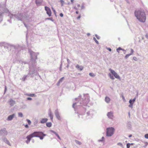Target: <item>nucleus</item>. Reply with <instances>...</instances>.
I'll use <instances>...</instances> for the list:
<instances>
[{
	"label": "nucleus",
	"instance_id": "1",
	"mask_svg": "<svg viewBox=\"0 0 148 148\" xmlns=\"http://www.w3.org/2000/svg\"><path fill=\"white\" fill-rule=\"evenodd\" d=\"M29 52L31 55V60L29 62V71L28 75L31 76V77H33V75L37 74V71L39 70V68L36 66V60L37 59V56L38 54V53H35L32 51L29 50Z\"/></svg>",
	"mask_w": 148,
	"mask_h": 148
},
{
	"label": "nucleus",
	"instance_id": "2",
	"mask_svg": "<svg viewBox=\"0 0 148 148\" xmlns=\"http://www.w3.org/2000/svg\"><path fill=\"white\" fill-rule=\"evenodd\" d=\"M45 136H46V134H44L42 132H35L27 136L26 138L27 139V140L26 142L28 144L31 140V138L33 137H39L40 139L42 140L43 139L44 137Z\"/></svg>",
	"mask_w": 148,
	"mask_h": 148
},
{
	"label": "nucleus",
	"instance_id": "3",
	"mask_svg": "<svg viewBox=\"0 0 148 148\" xmlns=\"http://www.w3.org/2000/svg\"><path fill=\"white\" fill-rule=\"evenodd\" d=\"M135 17L140 22L144 23L146 20V15L143 11L136 10L134 12Z\"/></svg>",
	"mask_w": 148,
	"mask_h": 148
},
{
	"label": "nucleus",
	"instance_id": "4",
	"mask_svg": "<svg viewBox=\"0 0 148 148\" xmlns=\"http://www.w3.org/2000/svg\"><path fill=\"white\" fill-rule=\"evenodd\" d=\"M81 95H79L78 98L75 99L76 100H77L78 99L79 100V104H82L84 103V104H86L89 102L90 101L89 98L87 95H84V97L85 98V100L83 99V98H81Z\"/></svg>",
	"mask_w": 148,
	"mask_h": 148
},
{
	"label": "nucleus",
	"instance_id": "5",
	"mask_svg": "<svg viewBox=\"0 0 148 148\" xmlns=\"http://www.w3.org/2000/svg\"><path fill=\"white\" fill-rule=\"evenodd\" d=\"M0 46H3L5 49H7L8 51L11 50L12 48H15V46L14 45L5 42L0 43Z\"/></svg>",
	"mask_w": 148,
	"mask_h": 148
},
{
	"label": "nucleus",
	"instance_id": "6",
	"mask_svg": "<svg viewBox=\"0 0 148 148\" xmlns=\"http://www.w3.org/2000/svg\"><path fill=\"white\" fill-rule=\"evenodd\" d=\"M10 14V15H9L11 18H12L14 17L18 21H21L24 17V16L21 13H18L14 15Z\"/></svg>",
	"mask_w": 148,
	"mask_h": 148
},
{
	"label": "nucleus",
	"instance_id": "7",
	"mask_svg": "<svg viewBox=\"0 0 148 148\" xmlns=\"http://www.w3.org/2000/svg\"><path fill=\"white\" fill-rule=\"evenodd\" d=\"M109 71H110L112 74L116 78L118 79H119L120 78L119 75L114 70H112L111 69H109Z\"/></svg>",
	"mask_w": 148,
	"mask_h": 148
},
{
	"label": "nucleus",
	"instance_id": "8",
	"mask_svg": "<svg viewBox=\"0 0 148 148\" xmlns=\"http://www.w3.org/2000/svg\"><path fill=\"white\" fill-rule=\"evenodd\" d=\"M107 116L109 119L112 120L114 117L113 112L112 111L108 112L107 113Z\"/></svg>",
	"mask_w": 148,
	"mask_h": 148
},
{
	"label": "nucleus",
	"instance_id": "9",
	"mask_svg": "<svg viewBox=\"0 0 148 148\" xmlns=\"http://www.w3.org/2000/svg\"><path fill=\"white\" fill-rule=\"evenodd\" d=\"M114 130H107L106 135L108 136H110L112 135L114 133Z\"/></svg>",
	"mask_w": 148,
	"mask_h": 148
},
{
	"label": "nucleus",
	"instance_id": "10",
	"mask_svg": "<svg viewBox=\"0 0 148 148\" xmlns=\"http://www.w3.org/2000/svg\"><path fill=\"white\" fill-rule=\"evenodd\" d=\"M45 10L46 11L47 14L49 16H51V13L50 8L47 6H45Z\"/></svg>",
	"mask_w": 148,
	"mask_h": 148
},
{
	"label": "nucleus",
	"instance_id": "11",
	"mask_svg": "<svg viewBox=\"0 0 148 148\" xmlns=\"http://www.w3.org/2000/svg\"><path fill=\"white\" fill-rule=\"evenodd\" d=\"M54 113L57 118L58 120H60L61 119V118L59 115V112L58 110V109H56L55 110Z\"/></svg>",
	"mask_w": 148,
	"mask_h": 148
},
{
	"label": "nucleus",
	"instance_id": "12",
	"mask_svg": "<svg viewBox=\"0 0 148 148\" xmlns=\"http://www.w3.org/2000/svg\"><path fill=\"white\" fill-rule=\"evenodd\" d=\"M95 113V112L94 110H90L87 112V114L88 116H90L92 117L94 114Z\"/></svg>",
	"mask_w": 148,
	"mask_h": 148
},
{
	"label": "nucleus",
	"instance_id": "13",
	"mask_svg": "<svg viewBox=\"0 0 148 148\" xmlns=\"http://www.w3.org/2000/svg\"><path fill=\"white\" fill-rule=\"evenodd\" d=\"M8 132L6 130H0V135L2 136H5L7 135Z\"/></svg>",
	"mask_w": 148,
	"mask_h": 148
},
{
	"label": "nucleus",
	"instance_id": "14",
	"mask_svg": "<svg viewBox=\"0 0 148 148\" xmlns=\"http://www.w3.org/2000/svg\"><path fill=\"white\" fill-rule=\"evenodd\" d=\"M15 115L14 114H13L9 116L7 119V120L8 121H10L12 120L13 118L15 116Z\"/></svg>",
	"mask_w": 148,
	"mask_h": 148
},
{
	"label": "nucleus",
	"instance_id": "15",
	"mask_svg": "<svg viewBox=\"0 0 148 148\" xmlns=\"http://www.w3.org/2000/svg\"><path fill=\"white\" fill-rule=\"evenodd\" d=\"M2 140L5 143H6L9 145L11 146V144H10L9 141L7 139V138H6L4 137L3 138Z\"/></svg>",
	"mask_w": 148,
	"mask_h": 148
},
{
	"label": "nucleus",
	"instance_id": "16",
	"mask_svg": "<svg viewBox=\"0 0 148 148\" xmlns=\"http://www.w3.org/2000/svg\"><path fill=\"white\" fill-rule=\"evenodd\" d=\"M48 115L50 117V119L51 121H53V115L51 111V109H50L49 110L48 112Z\"/></svg>",
	"mask_w": 148,
	"mask_h": 148
},
{
	"label": "nucleus",
	"instance_id": "17",
	"mask_svg": "<svg viewBox=\"0 0 148 148\" xmlns=\"http://www.w3.org/2000/svg\"><path fill=\"white\" fill-rule=\"evenodd\" d=\"M131 52L129 54H127L125 56V59H127V58L129 57L131 55H132L133 53L134 52V51L132 49H131Z\"/></svg>",
	"mask_w": 148,
	"mask_h": 148
},
{
	"label": "nucleus",
	"instance_id": "18",
	"mask_svg": "<svg viewBox=\"0 0 148 148\" xmlns=\"http://www.w3.org/2000/svg\"><path fill=\"white\" fill-rule=\"evenodd\" d=\"M15 103V101L14 100H12V99H10L9 101V103L11 106H14Z\"/></svg>",
	"mask_w": 148,
	"mask_h": 148
},
{
	"label": "nucleus",
	"instance_id": "19",
	"mask_svg": "<svg viewBox=\"0 0 148 148\" xmlns=\"http://www.w3.org/2000/svg\"><path fill=\"white\" fill-rule=\"evenodd\" d=\"M76 68L77 69H79L80 71H82L83 69V67L82 66H80L77 64L76 66Z\"/></svg>",
	"mask_w": 148,
	"mask_h": 148
},
{
	"label": "nucleus",
	"instance_id": "20",
	"mask_svg": "<svg viewBox=\"0 0 148 148\" xmlns=\"http://www.w3.org/2000/svg\"><path fill=\"white\" fill-rule=\"evenodd\" d=\"M42 1V0H36V3L37 5H40Z\"/></svg>",
	"mask_w": 148,
	"mask_h": 148
},
{
	"label": "nucleus",
	"instance_id": "21",
	"mask_svg": "<svg viewBox=\"0 0 148 148\" xmlns=\"http://www.w3.org/2000/svg\"><path fill=\"white\" fill-rule=\"evenodd\" d=\"M48 120V119L47 118H43L41 119L40 121V123H45Z\"/></svg>",
	"mask_w": 148,
	"mask_h": 148
},
{
	"label": "nucleus",
	"instance_id": "22",
	"mask_svg": "<svg viewBox=\"0 0 148 148\" xmlns=\"http://www.w3.org/2000/svg\"><path fill=\"white\" fill-rule=\"evenodd\" d=\"M110 100V99L109 97H106L105 98V101L106 103H109Z\"/></svg>",
	"mask_w": 148,
	"mask_h": 148
},
{
	"label": "nucleus",
	"instance_id": "23",
	"mask_svg": "<svg viewBox=\"0 0 148 148\" xmlns=\"http://www.w3.org/2000/svg\"><path fill=\"white\" fill-rule=\"evenodd\" d=\"M3 12L5 13H8V15H10V14H11L10 12H9V10L7 9L6 8H4L3 10ZM9 16H10L8 15Z\"/></svg>",
	"mask_w": 148,
	"mask_h": 148
},
{
	"label": "nucleus",
	"instance_id": "24",
	"mask_svg": "<svg viewBox=\"0 0 148 148\" xmlns=\"http://www.w3.org/2000/svg\"><path fill=\"white\" fill-rule=\"evenodd\" d=\"M79 102H78L77 103H74L73 105H72V107L75 109V106L76 105V106H79Z\"/></svg>",
	"mask_w": 148,
	"mask_h": 148
},
{
	"label": "nucleus",
	"instance_id": "25",
	"mask_svg": "<svg viewBox=\"0 0 148 148\" xmlns=\"http://www.w3.org/2000/svg\"><path fill=\"white\" fill-rule=\"evenodd\" d=\"M117 145L118 146H120L122 148H124V146H123V144L121 143H120V142L118 143H117Z\"/></svg>",
	"mask_w": 148,
	"mask_h": 148
},
{
	"label": "nucleus",
	"instance_id": "26",
	"mask_svg": "<svg viewBox=\"0 0 148 148\" xmlns=\"http://www.w3.org/2000/svg\"><path fill=\"white\" fill-rule=\"evenodd\" d=\"M46 125L48 127H50L52 125V123L51 122L47 123H46Z\"/></svg>",
	"mask_w": 148,
	"mask_h": 148
},
{
	"label": "nucleus",
	"instance_id": "27",
	"mask_svg": "<svg viewBox=\"0 0 148 148\" xmlns=\"http://www.w3.org/2000/svg\"><path fill=\"white\" fill-rule=\"evenodd\" d=\"M136 99V98L135 97L133 99H130V101H131V103H132V104H133L135 101Z\"/></svg>",
	"mask_w": 148,
	"mask_h": 148
},
{
	"label": "nucleus",
	"instance_id": "28",
	"mask_svg": "<svg viewBox=\"0 0 148 148\" xmlns=\"http://www.w3.org/2000/svg\"><path fill=\"white\" fill-rule=\"evenodd\" d=\"M28 77V75L24 76V77L22 78V80L23 81H25L26 79V78Z\"/></svg>",
	"mask_w": 148,
	"mask_h": 148
},
{
	"label": "nucleus",
	"instance_id": "29",
	"mask_svg": "<svg viewBox=\"0 0 148 148\" xmlns=\"http://www.w3.org/2000/svg\"><path fill=\"white\" fill-rule=\"evenodd\" d=\"M75 142L76 144H78L79 145H81L82 144V143L81 142L77 140H75Z\"/></svg>",
	"mask_w": 148,
	"mask_h": 148
},
{
	"label": "nucleus",
	"instance_id": "30",
	"mask_svg": "<svg viewBox=\"0 0 148 148\" xmlns=\"http://www.w3.org/2000/svg\"><path fill=\"white\" fill-rule=\"evenodd\" d=\"M108 75L109 76L110 79L112 80L114 79V77L110 73H109L108 74Z\"/></svg>",
	"mask_w": 148,
	"mask_h": 148
},
{
	"label": "nucleus",
	"instance_id": "31",
	"mask_svg": "<svg viewBox=\"0 0 148 148\" xmlns=\"http://www.w3.org/2000/svg\"><path fill=\"white\" fill-rule=\"evenodd\" d=\"M27 95L28 96H30V97H35V95L34 94H27Z\"/></svg>",
	"mask_w": 148,
	"mask_h": 148
},
{
	"label": "nucleus",
	"instance_id": "32",
	"mask_svg": "<svg viewBox=\"0 0 148 148\" xmlns=\"http://www.w3.org/2000/svg\"><path fill=\"white\" fill-rule=\"evenodd\" d=\"M104 137L103 136L102 138H101V139H99V140H98V142H102L103 141H104Z\"/></svg>",
	"mask_w": 148,
	"mask_h": 148
},
{
	"label": "nucleus",
	"instance_id": "33",
	"mask_svg": "<svg viewBox=\"0 0 148 148\" xmlns=\"http://www.w3.org/2000/svg\"><path fill=\"white\" fill-rule=\"evenodd\" d=\"M3 12V13H1V12H0V22L2 21V14Z\"/></svg>",
	"mask_w": 148,
	"mask_h": 148
},
{
	"label": "nucleus",
	"instance_id": "34",
	"mask_svg": "<svg viewBox=\"0 0 148 148\" xmlns=\"http://www.w3.org/2000/svg\"><path fill=\"white\" fill-rule=\"evenodd\" d=\"M121 50L123 51H125V50L124 49H123L121 48L120 47H119L118 48H117L116 49V51H118V50Z\"/></svg>",
	"mask_w": 148,
	"mask_h": 148
},
{
	"label": "nucleus",
	"instance_id": "35",
	"mask_svg": "<svg viewBox=\"0 0 148 148\" xmlns=\"http://www.w3.org/2000/svg\"><path fill=\"white\" fill-rule=\"evenodd\" d=\"M18 116L19 117H23V114L22 112H19L18 113Z\"/></svg>",
	"mask_w": 148,
	"mask_h": 148
},
{
	"label": "nucleus",
	"instance_id": "36",
	"mask_svg": "<svg viewBox=\"0 0 148 148\" xmlns=\"http://www.w3.org/2000/svg\"><path fill=\"white\" fill-rule=\"evenodd\" d=\"M51 130V132L52 133H53V134H54L56 135V136H57L58 135V134L56 132H55V131H53V130Z\"/></svg>",
	"mask_w": 148,
	"mask_h": 148
},
{
	"label": "nucleus",
	"instance_id": "37",
	"mask_svg": "<svg viewBox=\"0 0 148 148\" xmlns=\"http://www.w3.org/2000/svg\"><path fill=\"white\" fill-rule=\"evenodd\" d=\"M60 2L61 3V6H63V4L64 3V1H63V0H60Z\"/></svg>",
	"mask_w": 148,
	"mask_h": 148
},
{
	"label": "nucleus",
	"instance_id": "38",
	"mask_svg": "<svg viewBox=\"0 0 148 148\" xmlns=\"http://www.w3.org/2000/svg\"><path fill=\"white\" fill-rule=\"evenodd\" d=\"M89 75L92 77H94L95 76V75L92 73H90Z\"/></svg>",
	"mask_w": 148,
	"mask_h": 148
},
{
	"label": "nucleus",
	"instance_id": "39",
	"mask_svg": "<svg viewBox=\"0 0 148 148\" xmlns=\"http://www.w3.org/2000/svg\"><path fill=\"white\" fill-rule=\"evenodd\" d=\"M129 102L130 103V104L129 105V107L132 108L133 104H132V103H131V101H129Z\"/></svg>",
	"mask_w": 148,
	"mask_h": 148
},
{
	"label": "nucleus",
	"instance_id": "40",
	"mask_svg": "<svg viewBox=\"0 0 148 148\" xmlns=\"http://www.w3.org/2000/svg\"><path fill=\"white\" fill-rule=\"evenodd\" d=\"M64 78V77H62L59 80V82H60V83H61L62 82Z\"/></svg>",
	"mask_w": 148,
	"mask_h": 148
},
{
	"label": "nucleus",
	"instance_id": "41",
	"mask_svg": "<svg viewBox=\"0 0 148 148\" xmlns=\"http://www.w3.org/2000/svg\"><path fill=\"white\" fill-rule=\"evenodd\" d=\"M127 125L128 127H130L131 126V123L130 122H128L127 123Z\"/></svg>",
	"mask_w": 148,
	"mask_h": 148
},
{
	"label": "nucleus",
	"instance_id": "42",
	"mask_svg": "<svg viewBox=\"0 0 148 148\" xmlns=\"http://www.w3.org/2000/svg\"><path fill=\"white\" fill-rule=\"evenodd\" d=\"M93 39L94 40L95 42L97 44H99L98 42L97 41V40H96V39L95 37H94Z\"/></svg>",
	"mask_w": 148,
	"mask_h": 148
},
{
	"label": "nucleus",
	"instance_id": "43",
	"mask_svg": "<svg viewBox=\"0 0 148 148\" xmlns=\"http://www.w3.org/2000/svg\"><path fill=\"white\" fill-rule=\"evenodd\" d=\"M126 146L127 148H130V143H128L127 144Z\"/></svg>",
	"mask_w": 148,
	"mask_h": 148
},
{
	"label": "nucleus",
	"instance_id": "44",
	"mask_svg": "<svg viewBox=\"0 0 148 148\" xmlns=\"http://www.w3.org/2000/svg\"><path fill=\"white\" fill-rule=\"evenodd\" d=\"M27 123H28V124L30 125L31 124V121L29 120L28 119H27Z\"/></svg>",
	"mask_w": 148,
	"mask_h": 148
},
{
	"label": "nucleus",
	"instance_id": "45",
	"mask_svg": "<svg viewBox=\"0 0 148 148\" xmlns=\"http://www.w3.org/2000/svg\"><path fill=\"white\" fill-rule=\"evenodd\" d=\"M144 137L146 139H148V134H145L144 136Z\"/></svg>",
	"mask_w": 148,
	"mask_h": 148
},
{
	"label": "nucleus",
	"instance_id": "46",
	"mask_svg": "<svg viewBox=\"0 0 148 148\" xmlns=\"http://www.w3.org/2000/svg\"><path fill=\"white\" fill-rule=\"evenodd\" d=\"M106 130H114V129L113 127H111L107 128Z\"/></svg>",
	"mask_w": 148,
	"mask_h": 148
},
{
	"label": "nucleus",
	"instance_id": "47",
	"mask_svg": "<svg viewBox=\"0 0 148 148\" xmlns=\"http://www.w3.org/2000/svg\"><path fill=\"white\" fill-rule=\"evenodd\" d=\"M133 59L135 61H137V59L136 57H133Z\"/></svg>",
	"mask_w": 148,
	"mask_h": 148
},
{
	"label": "nucleus",
	"instance_id": "48",
	"mask_svg": "<svg viewBox=\"0 0 148 148\" xmlns=\"http://www.w3.org/2000/svg\"><path fill=\"white\" fill-rule=\"evenodd\" d=\"M95 36L97 39H99L100 38V37L99 36L97 35L96 34Z\"/></svg>",
	"mask_w": 148,
	"mask_h": 148
},
{
	"label": "nucleus",
	"instance_id": "49",
	"mask_svg": "<svg viewBox=\"0 0 148 148\" xmlns=\"http://www.w3.org/2000/svg\"><path fill=\"white\" fill-rule=\"evenodd\" d=\"M62 62L61 63V64H60V68H59L60 70V71H61V70H62Z\"/></svg>",
	"mask_w": 148,
	"mask_h": 148
},
{
	"label": "nucleus",
	"instance_id": "50",
	"mask_svg": "<svg viewBox=\"0 0 148 148\" xmlns=\"http://www.w3.org/2000/svg\"><path fill=\"white\" fill-rule=\"evenodd\" d=\"M67 62H68V64H70L71 62V61L69 60V59H67Z\"/></svg>",
	"mask_w": 148,
	"mask_h": 148
},
{
	"label": "nucleus",
	"instance_id": "51",
	"mask_svg": "<svg viewBox=\"0 0 148 148\" xmlns=\"http://www.w3.org/2000/svg\"><path fill=\"white\" fill-rule=\"evenodd\" d=\"M27 100H32V98L31 97H28L27 98Z\"/></svg>",
	"mask_w": 148,
	"mask_h": 148
},
{
	"label": "nucleus",
	"instance_id": "52",
	"mask_svg": "<svg viewBox=\"0 0 148 148\" xmlns=\"http://www.w3.org/2000/svg\"><path fill=\"white\" fill-rule=\"evenodd\" d=\"M24 25L25 26V27H26V28L28 29V26L25 23H24Z\"/></svg>",
	"mask_w": 148,
	"mask_h": 148
},
{
	"label": "nucleus",
	"instance_id": "53",
	"mask_svg": "<svg viewBox=\"0 0 148 148\" xmlns=\"http://www.w3.org/2000/svg\"><path fill=\"white\" fill-rule=\"evenodd\" d=\"M60 16L62 17L63 16V14L62 13H61L60 14Z\"/></svg>",
	"mask_w": 148,
	"mask_h": 148
},
{
	"label": "nucleus",
	"instance_id": "54",
	"mask_svg": "<svg viewBox=\"0 0 148 148\" xmlns=\"http://www.w3.org/2000/svg\"><path fill=\"white\" fill-rule=\"evenodd\" d=\"M7 90V87L6 86H5V90H4V93Z\"/></svg>",
	"mask_w": 148,
	"mask_h": 148
},
{
	"label": "nucleus",
	"instance_id": "55",
	"mask_svg": "<svg viewBox=\"0 0 148 148\" xmlns=\"http://www.w3.org/2000/svg\"><path fill=\"white\" fill-rule=\"evenodd\" d=\"M81 15H80L77 18V19H79L81 18Z\"/></svg>",
	"mask_w": 148,
	"mask_h": 148
},
{
	"label": "nucleus",
	"instance_id": "56",
	"mask_svg": "<svg viewBox=\"0 0 148 148\" xmlns=\"http://www.w3.org/2000/svg\"><path fill=\"white\" fill-rule=\"evenodd\" d=\"M108 50L109 51H112V49L111 48H107Z\"/></svg>",
	"mask_w": 148,
	"mask_h": 148
},
{
	"label": "nucleus",
	"instance_id": "57",
	"mask_svg": "<svg viewBox=\"0 0 148 148\" xmlns=\"http://www.w3.org/2000/svg\"><path fill=\"white\" fill-rule=\"evenodd\" d=\"M61 83L60 82H59V81L58 82L57 85L58 86H59L60 84V83Z\"/></svg>",
	"mask_w": 148,
	"mask_h": 148
},
{
	"label": "nucleus",
	"instance_id": "58",
	"mask_svg": "<svg viewBox=\"0 0 148 148\" xmlns=\"http://www.w3.org/2000/svg\"><path fill=\"white\" fill-rule=\"evenodd\" d=\"M52 9H53V11L54 13L55 14H56V10L54 9L53 8Z\"/></svg>",
	"mask_w": 148,
	"mask_h": 148
},
{
	"label": "nucleus",
	"instance_id": "59",
	"mask_svg": "<svg viewBox=\"0 0 148 148\" xmlns=\"http://www.w3.org/2000/svg\"><path fill=\"white\" fill-rule=\"evenodd\" d=\"M25 127L26 128H28V127H29V126H28V125L27 124L26 125H25Z\"/></svg>",
	"mask_w": 148,
	"mask_h": 148
},
{
	"label": "nucleus",
	"instance_id": "60",
	"mask_svg": "<svg viewBox=\"0 0 148 148\" xmlns=\"http://www.w3.org/2000/svg\"><path fill=\"white\" fill-rule=\"evenodd\" d=\"M73 8L74 9H75V10H78L77 8L75 6L74 7H73Z\"/></svg>",
	"mask_w": 148,
	"mask_h": 148
},
{
	"label": "nucleus",
	"instance_id": "61",
	"mask_svg": "<svg viewBox=\"0 0 148 148\" xmlns=\"http://www.w3.org/2000/svg\"><path fill=\"white\" fill-rule=\"evenodd\" d=\"M145 37L147 38L148 39V34H146V35H145Z\"/></svg>",
	"mask_w": 148,
	"mask_h": 148
},
{
	"label": "nucleus",
	"instance_id": "62",
	"mask_svg": "<svg viewBox=\"0 0 148 148\" xmlns=\"http://www.w3.org/2000/svg\"><path fill=\"white\" fill-rule=\"evenodd\" d=\"M57 137L60 139V140H61V138H60V136H59V135H58L57 136Z\"/></svg>",
	"mask_w": 148,
	"mask_h": 148
},
{
	"label": "nucleus",
	"instance_id": "63",
	"mask_svg": "<svg viewBox=\"0 0 148 148\" xmlns=\"http://www.w3.org/2000/svg\"><path fill=\"white\" fill-rule=\"evenodd\" d=\"M57 137L60 139V140H61V138H60V136H59V135H58L57 136Z\"/></svg>",
	"mask_w": 148,
	"mask_h": 148
},
{
	"label": "nucleus",
	"instance_id": "64",
	"mask_svg": "<svg viewBox=\"0 0 148 148\" xmlns=\"http://www.w3.org/2000/svg\"><path fill=\"white\" fill-rule=\"evenodd\" d=\"M82 9H83L84 8V6L83 5H82L81 6Z\"/></svg>",
	"mask_w": 148,
	"mask_h": 148
}]
</instances>
